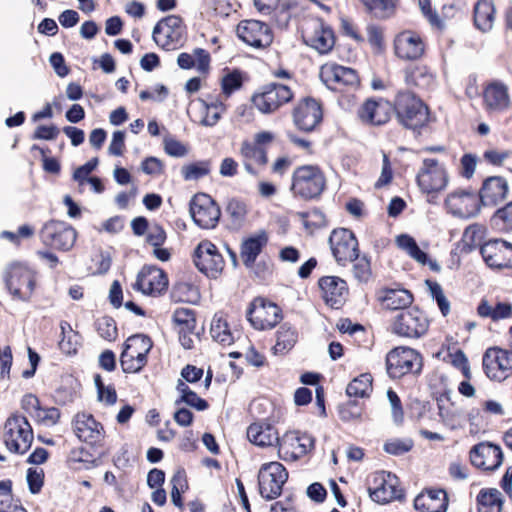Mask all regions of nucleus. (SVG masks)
<instances>
[{"label":"nucleus","instance_id":"obj_35","mask_svg":"<svg viewBox=\"0 0 512 512\" xmlns=\"http://www.w3.org/2000/svg\"><path fill=\"white\" fill-rule=\"evenodd\" d=\"M249 441L257 446L266 447L279 445L280 438L277 430L269 423H252L247 429Z\"/></svg>","mask_w":512,"mask_h":512},{"label":"nucleus","instance_id":"obj_52","mask_svg":"<svg viewBox=\"0 0 512 512\" xmlns=\"http://www.w3.org/2000/svg\"><path fill=\"white\" fill-rule=\"evenodd\" d=\"M445 361L453 365L455 368L459 369L462 372L465 379H471L472 373L469 361L462 350L457 349L454 352H450L445 358Z\"/></svg>","mask_w":512,"mask_h":512},{"label":"nucleus","instance_id":"obj_2","mask_svg":"<svg viewBox=\"0 0 512 512\" xmlns=\"http://www.w3.org/2000/svg\"><path fill=\"white\" fill-rule=\"evenodd\" d=\"M325 187V178L317 166L304 165L293 172L291 191L294 196L312 199L319 196Z\"/></svg>","mask_w":512,"mask_h":512},{"label":"nucleus","instance_id":"obj_24","mask_svg":"<svg viewBox=\"0 0 512 512\" xmlns=\"http://www.w3.org/2000/svg\"><path fill=\"white\" fill-rule=\"evenodd\" d=\"M398 479L391 473L378 472L373 476V486H369V494L372 500L378 503H388L401 496V490L397 488Z\"/></svg>","mask_w":512,"mask_h":512},{"label":"nucleus","instance_id":"obj_21","mask_svg":"<svg viewBox=\"0 0 512 512\" xmlns=\"http://www.w3.org/2000/svg\"><path fill=\"white\" fill-rule=\"evenodd\" d=\"M425 51L423 38L416 32L404 30L394 39L395 55L402 60L413 61L421 58Z\"/></svg>","mask_w":512,"mask_h":512},{"label":"nucleus","instance_id":"obj_30","mask_svg":"<svg viewBox=\"0 0 512 512\" xmlns=\"http://www.w3.org/2000/svg\"><path fill=\"white\" fill-rule=\"evenodd\" d=\"M319 287L325 302L333 308L342 305L348 295L346 282L337 276H324L319 280Z\"/></svg>","mask_w":512,"mask_h":512},{"label":"nucleus","instance_id":"obj_36","mask_svg":"<svg viewBox=\"0 0 512 512\" xmlns=\"http://www.w3.org/2000/svg\"><path fill=\"white\" fill-rule=\"evenodd\" d=\"M267 241V234L261 231L242 242L240 256L245 266L252 267Z\"/></svg>","mask_w":512,"mask_h":512},{"label":"nucleus","instance_id":"obj_60","mask_svg":"<svg viewBox=\"0 0 512 512\" xmlns=\"http://www.w3.org/2000/svg\"><path fill=\"white\" fill-rule=\"evenodd\" d=\"M430 293L437 302V305L443 316H447L450 312V303L443 293L441 286L436 282L427 281Z\"/></svg>","mask_w":512,"mask_h":512},{"label":"nucleus","instance_id":"obj_15","mask_svg":"<svg viewBox=\"0 0 512 512\" xmlns=\"http://www.w3.org/2000/svg\"><path fill=\"white\" fill-rule=\"evenodd\" d=\"M329 245L334 258L340 265H345L357 258L358 241L352 231L348 229L333 230L329 237Z\"/></svg>","mask_w":512,"mask_h":512},{"label":"nucleus","instance_id":"obj_19","mask_svg":"<svg viewBox=\"0 0 512 512\" xmlns=\"http://www.w3.org/2000/svg\"><path fill=\"white\" fill-rule=\"evenodd\" d=\"M236 31L243 42L254 48H266L273 41L269 26L258 20H243L237 25Z\"/></svg>","mask_w":512,"mask_h":512},{"label":"nucleus","instance_id":"obj_13","mask_svg":"<svg viewBox=\"0 0 512 512\" xmlns=\"http://www.w3.org/2000/svg\"><path fill=\"white\" fill-rule=\"evenodd\" d=\"M184 30L182 19L177 15H169L156 24L152 37L158 46L170 50L182 41Z\"/></svg>","mask_w":512,"mask_h":512},{"label":"nucleus","instance_id":"obj_62","mask_svg":"<svg viewBox=\"0 0 512 512\" xmlns=\"http://www.w3.org/2000/svg\"><path fill=\"white\" fill-rule=\"evenodd\" d=\"M439 416L442 422L452 430L458 429L462 426L461 414L455 409L439 407Z\"/></svg>","mask_w":512,"mask_h":512},{"label":"nucleus","instance_id":"obj_47","mask_svg":"<svg viewBox=\"0 0 512 512\" xmlns=\"http://www.w3.org/2000/svg\"><path fill=\"white\" fill-rule=\"evenodd\" d=\"M240 154L243 157V160L249 161L261 167L265 166L268 161L266 151L263 148L248 141H244L241 144Z\"/></svg>","mask_w":512,"mask_h":512},{"label":"nucleus","instance_id":"obj_58","mask_svg":"<svg viewBox=\"0 0 512 512\" xmlns=\"http://www.w3.org/2000/svg\"><path fill=\"white\" fill-rule=\"evenodd\" d=\"M484 230L483 227L477 224L470 225L467 227L463 233V243L465 246L473 249L474 247L480 245L483 239Z\"/></svg>","mask_w":512,"mask_h":512},{"label":"nucleus","instance_id":"obj_40","mask_svg":"<svg viewBox=\"0 0 512 512\" xmlns=\"http://www.w3.org/2000/svg\"><path fill=\"white\" fill-rule=\"evenodd\" d=\"M503 500L498 489H482L477 496L478 512H501Z\"/></svg>","mask_w":512,"mask_h":512},{"label":"nucleus","instance_id":"obj_49","mask_svg":"<svg viewBox=\"0 0 512 512\" xmlns=\"http://www.w3.org/2000/svg\"><path fill=\"white\" fill-rule=\"evenodd\" d=\"M0 512H27L22 505L13 502L10 481H0Z\"/></svg>","mask_w":512,"mask_h":512},{"label":"nucleus","instance_id":"obj_10","mask_svg":"<svg viewBox=\"0 0 512 512\" xmlns=\"http://www.w3.org/2000/svg\"><path fill=\"white\" fill-rule=\"evenodd\" d=\"M485 375L492 381L502 382L512 374V351L499 347L488 348L482 359Z\"/></svg>","mask_w":512,"mask_h":512},{"label":"nucleus","instance_id":"obj_45","mask_svg":"<svg viewBox=\"0 0 512 512\" xmlns=\"http://www.w3.org/2000/svg\"><path fill=\"white\" fill-rule=\"evenodd\" d=\"M297 332L288 324H283L277 331L276 344L273 347L275 354H285L297 342Z\"/></svg>","mask_w":512,"mask_h":512},{"label":"nucleus","instance_id":"obj_32","mask_svg":"<svg viewBox=\"0 0 512 512\" xmlns=\"http://www.w3.org/2000/svg\"><path fill=\"white\" fill-rule=\"evenodd\" d=\"M391 111L392 106L388 101L368 99L359 109L358 115L364 122L382 125L390 119Z\"/></svg>","mask_w":512,"mask_h":512},{"label":"nucleus","instance_id":"obj_12","mask_svg":"<svg viewBox=\"0 0 512 512\" xmlns=\"http://www.w3.org/2000/svg\"><path fill=\"white\" fill-rule=\"evenodd\" d=\"M190 214L196 225L203 229H212L216 227L221 211L211 196L198 193L190 202Z\"/></svg>","mask_w":512,"mask_h":512},{"label":"nucleus","instance_id":"obj_4","mask_svg":"<svg viewBox=\"0 0 512 512\" xmlns=\"http://www.w3.org/2000/svg\"><path fill=\"white\" fill-rule=\"evenodd\" d=\"M4 443L9 451L24 454L33 441V431L28 420L21 415L9 417L4 426Z\"/></svg>","mask_w":512,"mask_h":512},{"label":"nucleus","instance_id":"obj_33","mask_svg":"<svg viewBox=\"0 0 512 512\" xmlns=\"http://www.w3.org/2000/svg\"><path fill=\"white\" fill-rule=\"evenodd\" d=\"M414 507L419 512H445L448 497L442 489H430L420 493L414 500Z\"/></svg>","mask_w":512,"mask_h":512},{"label":"nucleus","instance_id":"obj_20","mask_svg":"<svg viewBox=\"0 0 512 512\" xmlns=\"http://www.w3.org/2000/svg\"><path fill=\"white\" fill-rule=\"evenodd\" d=\"M6 284L14 297L20 300H27L34 290V274L23 265H11L6 278Z\"/></svg>","mask_w":512,"mask_h":512},{"label":"nucleus","instance_id":"obj_48","mask_svg":"<svg viewBox=\"0 0 512 512\" xmlns=\"http://www.w3.org/2000/svg\"><path fill=\"white\" fill-rule=\"evenodd\" d=\"M396 243L398 247L404 250L411 258L420 264L426 263V253L419 248L416 241L411 236L406 234L399 235L396 238Z\"/></svg>","mask_w":512,"mask_h":512},{"label":"nucleus","instance_id":"obj_55","mask_svg":"<svg viewBox=\"0 0 512 512\" xmlns=\"http://www.w3.org/2000/svg\"><path fill=\"white\" fill-rule=\"evenodd\" d=\"M97 332L101 338L113 341L117 336V327L115 321L108 316L101 317L96 322Z\"/></svg>","mask_w":512,"mask_h":512},{"label":"nucleus","instance_id":"obj_43","mask_svg":"<svg viewBox=\"0 0 512 512\" xmlns=\"http://www.w3.org/2000/svg\"><path fill=\"white\" fill-rule=\"evenodd\" d=\"M481 317L491 318L494 321L509 318L512 315V304L509 302H498L494 306L487 300H482L477 308Z\"/></svg>","mask_w":512,"mask_h":512},{"label":"nucleus","instance_id":"obj_18","mask_svg":"<svg viewBox=\"0 0 512 512\" xmlns=\"http://www.w3.org/2000/svg\"><path fill=\"white\" fill-rule=\"evenodd\" d=\"M76 236V231L70 225L61 221H50L44 225L41 231L44 244L63 251L73 247Z\"/></svg>","mask_w":512,"mask_h":512},{"label":"nucleus","instance_id":"obj_27","mask_svg":"<svg viewBox=\"0 0 512 512\" xmlns=\"http://www.w3.org/2000/svg\"><path fill=\"white\" fill-rule=\"evenodd\" d=\"M293 118L299 129L303 131L313 130L322 119L320 104L314 99H305L294 109Z\"/></svg>","mask_w":512,"mask_h":512},{"label":"nucleus","instance_id":"obj_42","mask_svg":"<svg viewBox=\"0 0 512 512\" xmlns=\"http://www.w3.org/2000/svg\"><path fill=\"white\" fill-rule=\"evenodd\" d=\"M366 11L376 19H388L396 11L397 0H360Z\"/></svg>","mask_w":512,"mask_h":512},{"label":"nucleus","instance_id":"obj_16","mask_svg":"<svg viewBox=\"0 0 512 512\" xmlns=\"http://www.w3.org/2000/svg\"><path fill=\"white\" fill-rule=\"evenodd\" d=\"M320 78L328 88L335 91H340L346 87L354 88L359 84V78L355 70L336 63L322 65Z\"/></svg>","mask_w":512,"mask_h":512},{"label":"nucleus","instance_id":"obj_54","mask_svg":"<svg viewBox=\"0 0 512 512\" xmlns=\"http://www.w3.org/2000/svg\"><path fill=\"white\" fill-rule=\"evenodd\" d=\"M210 171L208 162H197L182 167L181 173L185 180H198Z\"/></svg>","mask_w":512,"mask_h":512},{"label":"nucleus","instance_id":"obj_56","mask_svg":"<svg viewBox=\"0 0 512 512\" xmlns=\"http://www.w3.org/2000/svg\"><path fill=\"white\" fill-rule=\"evenodd\" d=\"M243 78L239 71L234 70L226 74L221 81L223 94L228 98L233 92L242 86Z\"/></svg>","mask_w":512,"mask_h":512},{"label":"nucleus","instance_id":"obj_26","mask_svg":"<svg viewBox=\"0 0 512 512\" xmlns=\"http://www.w3.org/2000/svg\"><path fill=\"white\" fill-rule=\"evenodd\" d=\"M471 463L483 470H495L503 461V453L500 447L483 442L475 445L470 451Z\"/></svg>","mask_w":512,"mask_h":512},{"label":"nucleus","instance_id":"obj_37","mask_svg":"<svg viewBox=\"0 0 512 512\" xmlns=\"http://www.w3.org/2000/svg\"><path fill=\"white\" fill-rule=\"evenodd\" d=\"M484 102L489 110L500 111L508 107L507 87L499 82L490 83L484 90Z\"/></svg>","mask_w":512,"mask_h":512},{"label":"nucleus","instance_id":"obj_11","mask_svg":"<svg viewBox=\"0 0 512 512\" xmlns=\"http://www.w3.org/2000/svg\"><path fill=\"white\" fill-rule=\"evenodd\" d=\"M429 321L418 308H411L395 317L393 333L407 338H419L428 330Z\"/></svg>","mask_w":512,"mask_h":512},{"label":"nucleus","instance_id":"obj_39","mask_svg":"<svg viewBox=\"0 0 512 512\" xmlns=\"http://www.w3.org/2000/svg\"><path fill=\"white\" fill-rule=\"evenodd\" d=\"M210 334L216 342L223 346H230L235 339L226 318L221 313L214 315L211 322Z\"/></svg>","mask_w":512,"mask_h":512},{"label":"nucleus","instance_id":"obj_50","mask_svg":"<svg viewBox=\"0 0 512 512\" xmlns=\"http://www.w3.org/2000/svg\"><path fill=\"white\" fill-rule=\"evenodd\" d=\"M372 389V378L369 374H362L353 379L346 388L349 397H365Z\"/></svg>","mask_w":512,"mask_h":512},{"label":"nucleus","instance_id":"obj_9","mask_svg":"<svg viewBox=\"0 0 512 512\" xmlns=\"http://www.w3.org/2000/svg\"><path fill=\"white\" fill-rule=\"evenodd\" d=\"M247 319L257 330H270L282 319L281 309L262 297L255 298L247 310Z\"/></svg>","mask_w":512,"mask_h":512},{"label":"nucleus","instance_id":"obj_61","mask_svg":"<svg viewBox=\"0 0 512 512\" xmlns=\"http://www.w3.org/2000/svg\"><path fill=\"white\" fill-rule=\"evenodd\" d=\"M493 221L502 230H512V202L499 209L495 213Z\"/></svg>","mask_w":512,"mask_h":512},{"label":"nucleus","instance_id":"obj_23","mask_svg":"<svg viewBox=\"0 0 512 512\" xmlns=\"http://www.w3.org/2000/svg\"><path fill=\"white\" fill-rule=\"evenodd\" d=\"M480 251L488 266L499 269L512 267V244L494 239L482 245Z\"/></svg>","mask_w":512,"mask_h":512},{"label":"nucleus","instance_id":"obj_17","mask_svg":"<svg viewBox=\"0 0 512 512\" xmlns=\"http://www.w3.org/2000/svg\"><path fill=\"white\" fill-rule=\"evenodd\" d=\"M196 267L208 277L216 278L224 268V259L210 241H201L194 252Z\"/></svg>","mask_w":512,"mask_h":512},{"label":"nucleus","instance_id":"obj_41","mask_svg":"<svg viewBox=\"0 0 512 512\" xmlns=\"http://www.w3.org/2000/svg\"><path fill=\"white\" fill-rule=\"evenodd\" d=\"M209 62V54L200 48L195 49L192 54L181 53L177 59V63L182 69L197 67L200 72L207 71Z\"/></svg>","mask_w":512,"mask_h":512},{"label":"nucleus","instance_id":"obj_14","mask_svg":"<svg viewBox=\"0 0 512 512\" xmlns=\"http://www.w3.org/2000/svg\"><path fill=\"white\" fill-rule=\"evenodd\" d=\"M302 37L306 45L320 54L328 53L335 44L332 29L320 19L309 21L303 30Z\"/></svg>","mask_w":512,"mask_h":512},{"label":"nucleus","instance_id":"obj_29","mask_svg":"<svg viewBox=\"0 0 512 512\" xmlns=\"http://www.w3.org/2000/svg\"><path fill=\"white\" fill-rule=\"evenodd\" d=\"M508 191L506 179L500 176H491L483 182L478 199L483 206L493 207L505 200Z\"/></svg>","mask_w":512,"mask_h":512},{"label":"nucleus","instance_id":"obj_6","mask_svg":"<svg viewBox=\"0 0 512 512\" xmlns=\"http://www.w3.org/2000/svg\"><path fill=\"white\" fill-rule=\"evenodd\" d=\"M149 337L137 334L129 337L120 356V363L125 373L140 371L147 362V354L152 348Z\"/></svg>","mask_w":512,"mask_h":512},{"label":"nucleus","instance_id":"obj_51","mask_svg":"<svg viewBox=\"0 0 512 512\" xmlns=\"http://www.w3.org/2000/svg\"><path fill=\"white\" fill-rule=\"evenodd\" d=\"M173 320L176 325L177 331H194L196 320L192 310L188 308H178L174 311Z\"/></svg>","mask_w":512,"mask_h":512},{"label":"nucleus","instance_id":"obj_63","mask_svg":"<svg viewBox=\"0 0 512 512\" xmlns=\"http://www.w3.org/2000/svg\"><path fill=\"white\" fill-rule=\"evenodd\" d=\"M26 480L29 490L32 494L40 492L44 482V472L40 468H29L27 470Z\"/></svg>","mask_w":512,"mask_h":512},{"label":"nucleus","instance_id":"obj_34","mask_svg":"<svg viewBox=\"0 0 512 512\" xmlns=\"http://www.w3.org/2000/svg\"><path fill=\"white\" fill-rule=\"evenodd\" d=\"M381 306L387 310H404L413 303L412 293L403 288H384L377 293Z\"/></svg>","mask_w":512,"mask_h":512},{"label":"nucleus","instance_id":"obj_44","mask_svg":"<svg viewBox=\"0 0 512 512\" xmlns=\"http://www.w3.org/2000/svg\"><path fill=\"white\" fill-rule=\"evenodd\" d=\"M60 328L62 334V338L59 341L60 350L67 355L75 354L81 345V336L66 321L61 322Z\"/></svg>","mask_w":512,"mask_h":512},{"label":"nucleus","instance_id":"obj_8","mask_svg":"<svg viewBox=\"0 0 512 512\" xmlns=\"http://www.w3.org/2000/svg\"><path fill=\"white\" fill-rule=\"evenodd\" d=\"M288 479L285 467L279 462L263 464L258 472L259 493L266 500L281 495L282 487Z\"/></svg>","mask_w":512,"mask_h":512},{"label":"nucleus","instance_id":"obj_64","mask_svg":"<svg viewBox=\"0 0 512 512\" xmlns=\"http://www.w3.org/2000/svg\"><path fill=\"white\" fill-rule=\"evenodd\" d=\"M413 446L411 440L392 439L384 444V450L392 455H402Z\"/></svg>","mask_w":512,"mask_h":512},{"label":"nucleus","instance_id":"obj_59","mask_svg":"<svg viewBox=\"0 0 512 512\" xmlns=\"http://www.w3.org/2000/svg\"><path fill=\"white\" fill-rule=\"evenodd\" d=\"M339 416L342 421H358L362 416V408L358 405L357 401L350 400L339 407Z\"/></svg>","mask_w":512,"mask_h":512},{"label":"nucleus","instance_id":"obj_22","mask_svg":"<svg viewBox=\"0 0 512 512\" xmlns=\"http://www.w3.org/2000/svg\"><path fill=\"white\" fill-rule=\"evenodd\" d=\"M445 206L452 215L469 218L478 213L479 199L470 191L456 190L447 195Z\"/></svg>","mask_w":512,"mask_h":512},{"label":"nucleus","instance_id":"obj_31","mask_svg":"<svg viewBox=\"0 0 512 512\" xmlns=\"http://www.w3.org/2000/svg\"><path fill=\"white\" fill-rule=\"evenodd\" d=\"M280 450L285 455L296 460L306 455L314 446V439L307 434H300L299 432L286 433L279 443Z\"/></svg>","mask_w":512,"mask_h":512},{"label":"nucleus","instance_id":"obj_5","mask_svg":"<svg viewBox=\"0 0 512 512\" xmlns=\"http://www.w3.org/2000/svg\"><path fill=\"white\" fill-rule=\"evenodd\" d=\"M293 98L291 89L283 84L270 83L258 89L251 97L253 106L262 114H272Z\"/></svg>","mask_w":512,"mask_h":512},{"label":"nucleus","instance_id":"obj_53","mask_svg":"<svg viewBox=\"0 0 512 512\" xmlns=\"http://www.w3.org/2000/svg\"><path fill=\"white\" fill-rule=\"evenodd\" d=\"M33 418L42 426L52 427L58 423L60 419V411L55 407H40Z\"/></svg>","mask_w":512,"mask_h":512},{"label":"nucleus","instance_id":"obj_3","mask_svg":"<svg viewBox=\"0 0 512 512\" xmlns=\"http://www.w3.org/2000/svg\"><path fill=\"white\" fill-rule=\"evenodd\" d=\"M417 184L423 193L431 195L429 202H433L435 194L444 190L448 184L446 168L435 158H424L417 176Z\"/></svg>","mask_w":512,"mask_h":512},{"label":"nucleus","instance_id":"obj_57","mask_svg":"<svg viewBox=\"0 0 512 512\" xmlns=\"http://www.w3.org/2000/svg\"><path fill=\"white\" fill-rule=\"evenodd\" d=\"M353 275L359 282H367L371 276V267L370 261L366 256L359 257L357 254V258L353 259Z\"/></svg>","mask_w":512,"mask_h":512},{"label":"nucleus","instance_id":"obj_25","mask_svg":"<svg viewBox=\"0 0 512 512\" xmlns=\"http://www.w3.org/2000/svg\"><path fill=\"white\" fill-rule=\"evenodd\" d=\"M167 285L168 279L163 270L145 266L139 271L133 287L145 295H157L162 293Z\"/></svg>","mask_w":512,"mask_h":512},{"label":"nucleus","instance_id":"obj_38","mask_svg":"<svg viewBox=\"0 0 512 512\" xmlns=\"http://www.w3.org/2000/svg\"><path fill=\"white\" fill-rule=\"evenodd\" d=\"M495 7L492 0H479L474 7V23L482 32H489L493 28Z\"/></svg>","mask_w":512,"mask_h":512},{"label":"nucleus","instance_id":"obj_46","mask_svg":"<svg viewBox=\"0 0 512 512\" xmlns=\"http://www.w3.org/2000/svg\"><path fill=\"white\" fill-rule=\"evenodd\" d=\"M201 105L204 116L200 123L204 126L212 127L216 125L220 120L221 115L226 111V105L218 99L211 103L201 101Z\"/></svg>","mask_w":512,"mask_h":512},{"label":"nucleus","instance_id":"obj_28","mask_svg":"<svg viewBox=\"0 0 512 512\" xmlns=\"http://www.w3.org/2000/svg\"><path fill=\"white\" fill-rule=\"evenodd\" d=\"M73 426L75 435L81 441L96 444L103 438L102 425L90 414L78 413L74 418Z\"/></svg>","mask_w":512,"mask_h":512},{"label":"nucleus","instance_id":"obj_7","mask_svg":"<svg viewBox=\"0 0 512 512\" xmlns=\"http://www.w3.org/2000/svg\"><path fill=\"white\" fill-rule=\"evenodd\" d=\"M421 368V356L412 348L396 347L386 356V369L391 378H401L408 373H419Z\"/></svg>","mask_w":512,"mask_h":512},{"label":"nucleus","instance_id":"obj_1","mask_svg":"<svg viewBox=\"0 0 512 512\" xmlns=\"http://www.w3.org/2000/svg\"><path fill=\"white\" fill-rule=\"evenodd\" d=\"M395 112L399 122L409 129H418L427 124L429 111L427 106L408 91L399 92L395 99Z\"/></svg>","mask_w":512,"mask_h":512}]
</instances>
